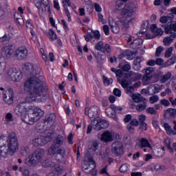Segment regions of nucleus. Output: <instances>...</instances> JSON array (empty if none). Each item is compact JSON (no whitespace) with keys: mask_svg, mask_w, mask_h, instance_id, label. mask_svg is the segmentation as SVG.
<instances>
[{"mask_svg":"<svg viewBox=\"0 0 176 176\" xmlns=\"http://www.w3.org/2000/svg\"><path fill=\"white\" fill-rule=\"evenodd\" d=\"M14 19H16V21L19 24V25H24V20L23 18L17 17V12L14 14Z\"/></svg>","mask_w":176,"mask_h":176,"instance_id":"37998d69","label":"nucleus"},{"mask_svg":"<svg viewBox=\"0 0 176 176\" xmlns=\"http://www.w3.org/2000/svg\"><path fill=\"white\" fill-rule=\"evenodd\" d=\"M126 92L129 96H133L134 94V87H128L126 88Z\"/></svg>","mask_w":176,"mask_h":176,"instance_id":"8fccbe9b","label":"nucleus"},{"mask_svg":"<svg viewBox=\"0 0 176 176\" xmlns=\"http://www.w3.org/2000/svg\"><path fill=\"white\" fill-rule=\"evenodd\" d=\"M113 94L117 97H120L122 96V91L118 88H116L113 89Z\"/></svg>","mask_w":176,"mask_h":176,"instance_id":"680f3d73","label":"nucleus"},{"mask_svg":"<svg viewBox=\"0 0 176 176\" xmlns=\"http://www.w3.org/2000/svg\"><path fill=\"white\" fill-rule=\"evenodd\" d=\"M124 5V3L122 1V0H118L116 2V9L117 10H120V8H123V6Z\"/></svg>","mask_w":176,"mask_h":176,"instance_id":"603ef678","label":"nucleus"},{"mask_svg":"<svg viewBox=\"0 0 176 176\" xmlns=\"http://www.w3.org/2000/svg\"><path fill=\"white\" fill-rule=\"evenodd\" d=\"M166 114L169 116L174 117L176 115V109L173 108H169L166 110Z\"/></svg>","mask_w":176,"mask_h":176,"instance_id":"79ce46f5","label":"nucleus"},{"mask_svg":"<svg viewBox=\"0 0 176 176\" xmlns=\"http://www.w3.org/2000/svg\"><path fill=\"white\" fill-rule=\"evenodd\" d=\"M111 151L113 155L121 157L124 155V148H123V144L120 142H116L112 144Z\"/></svg>","mask_w":176,"mask_h":176,"instance_id":"6e6552de","label":"nucleus"},{"mask_svg":"<svg viewBox=\"0 0 176 176\" xmlns=\"http://www.w3.org/2000/svg\"><path fill=\"white\" fill-rule=\"evenodd\" d=\"M19 151V140L16 133L11 132L7 137L3 134L0 136V157L13 156Z\"/></svg>","mask_w":176,"mask_h":176,"instance_id":"7ed1b4c3","label":"nucleus"},{"mask_svg":"<svg viewBox=\"0 0 176 176\" xmlns=\"http://www.w3.org/2000/svg\"><path fill=\"white\" fill-rule=\"evenodd\" d=\"M136 111L138 112H142V111H145L146 109V102H144L142 103L136 105Z\"/></svg>","mask_w":176,"mask_h":176,"instance_id":"f704fd0d","label":"nucleus"},{"mask_svg":"<svg viewBox=\"0 0 176 176\" xmlns=\"http://www.w3.org/2000/svg\"><path fill=\"white\" fill-rule=\"evenodd\" d=\"M153 71H154L153 67H146V69H144L142 70V73L146 76H153L152 73L153 72Z\"/></svg>","mask_w":176,"mask_h":176,"instance_id":"473e14b6","label":"nucleus"},{"mask_svg":"<svg viewBox=\"0 0 176 176\" xmlns=\"http://www.w3.org/2000/svg\"><path fill=\"white\" fill-rule=\"evenodd\" d=\"M129 124H131L132 126H138V124H140V122H138V120H137V119H133V120L130 122Z\"/></svg>","mask_w":176,"mask_h":176,"instance_id":"338daca9","label":"nucleus"},{"mask_svg":"<svg viewBox=\"0 0 176 176\" xmlns=\"http://www.w3.org/2000/svg\"><path fill=\"white\" fill-rule=\"evenodd\" d=\"M104 50L107 53H112V47H111V45H109V44L104 45Z\"/></svg>","mask_w":176,"mask_h":176,"instance_id":"6e6d98bb","label":"nucleus"},{"mask_svg":"<svg viewBox=\"0 0 176 176\" xmlns=\"http://www.w3.org/2000/svg\"><path fill=\"white\" fill-rule=\"evenodd\" d=\"M111 71L116 74L117 78H122V76H123V72L120 69L117 70L116 68L112 67Z\"/></svg>","mask_w":176,"mask_h":176,"instance_id":"e433bc0d","label":"nucleus"},{"mask_svg":"<svg viewBox=\"0 0 176 176\" xmlns=\"http://www.w3.org/2000/svg\"><path fill=\"white\" fill-rule=\"evenodd\" d=\"M23 69L24 71H26L28 74H30L31 75L30 78H29L28 80H30V79H36V80H39L42 85V90H44L45 87L43 86V82L41 79H42V76H39L41 75V69L39 67L38 64H36L32 65L30 63H27L23 65Z\"/></svg>","mask_w":176,"mask_h":176,"instance_id":"39448f33","label":"nucleus"},{"mask_svg":"<svg viewBox=\"0 0 176 176\" xmlns=\"http://www.w3.org/2000/svg\"><path fill=\"white\" fill-rule=\"evenodd\" d=\"M175 63H176V55L173 54L170 59H168L166 62H165L162 65V68H167L168 67H171V65H174Z\"/></svg>","mask_w":176,"mask_h":176,"instance_id":"5701e85b","label":"nucleus"},{"mask_svg":"<svg viewBox=\"0 0 176 176\" xmlns=\"http://www.w3.org/2000/svg\"><path fill=\"white\" fill-rule=\"evenodd\" d=\"M165 34H173V31L176 32V22H171L170 25H162Z\"/></svg>","mask_w":176,"mask_h":176,"instance_id":"4468645a","label":"nucleus"},{"mask_svg":"<svg viewBox=\"0 0 176 176\" xmlns=\"http://www.w3.org/2000/svg\"><path fill=\"white\" fill-rule=\"evenodd\" d=\"M47 36L50 38V41H56V39H57V34L52 29L47 33Z\"/></svg>","mask_w":176,"mask_h":176,"instance_id":"7c9ffc66","label":"nucleus"},{"mask_svg":"<svg viewBox=\"0 0 176 176\" xmlns=\"http://www.w3.org/2000/svg\"><path fill=\"white\" fill-rule=\"evenodd\" d=\"M173 50H174V47H170L165 52V58H170L171 57V54H173Z\"/></svg>","mask_w":176,"mask_h":176,"instance_id":"a19ab883","label":"nucleus"},{"mask_svg":"<svg viewBox=\"0 0 176 176\" xmlns=\"http://www.w3.org/2000/svg\"><path fill=\"white\" fill-rule=\"evenodd\" d=\"M32 116L31 113H26L21 116V119L27 124H32L34 123V120H32Z\"/></svg>","mask_w":176,"mask_h":176,"instance_id":"6ab92c4d","label":"nucleus"},{"mask_svg":"<svg viewBox=\"0 0 176 176\" xmlns=\"http://www.w3.org/2000/svg\"><path fill=\"white\" fill-rule=\"evenodd\" d=\"M98 111H100L98 107L91 106L88 110L85 109V115H88L90 119H97L98 118Z\"/></svg>","mask_w":176,"mask_h":176,"instance_id":"f8f14e48","label":"nucleus"},{"mask_svg":"<svg viewBox=\"0 0 176 176\" xmlns=\"http://www.w3.org/2000/svg\"><path fill=\"white\" fill-rule=\"evenodd\" d=\"M147 113H149L150 115H156L157 113V111H156V109L155 107H148L146 109Z\"/></svg>","mask_w":176,"mask_h":176,"instance_id":"49530a36","label":"nucleus"},{"mask_svg":"<svg viewBox=\"0 0 176 176\" xmlns=\"http://www.w3.org/2000/svg\"><path fill=\"white\" fill-rule=\"evenodd\" d=\"M113 140V133L109 131H104L100 138V141H103L104 142H111V141Z\"/></svg>","mask_w":176,"mask_h":176,"instance_id":"dca6fc26","label":"nucleus"},{"mask_svg":"<svg viewBox=\"0 0 176 176\" xmlns=\"http://www.w3.org/2000/svg\"><path fill=\"white\" fill-rule=\"evenodd\" d=\"M13 53H14V51L13 50L12 46L3 47L1 50L2 56L6 57V58H10L12 56H13Z\"/></svg>","mask_w":176,"mask_h":176,"instance_id":"2eb2a0df","label":"nucleus"},{"mask_svg":"<svg viewBox=\"0 0 176 176\" xmlns=\"http://www.w3.org/2000/svg\"><path fill=\"white\" fill-rule=\"evenodd\" d=\"M150 30L155 36H162V35L164 34V31L163 30V29H162V28H157V25H156V24H152L151 25Z\"/></svg>","mask_w":176,"mask_h":176,"instance_id":"a211bd4d","label":"nucleus"},{"mask_svg":"<svg viewBox=\"0 0 176 176\" xmlns=\"http://www.w3.org/2000/svg\"><path fill=\"white\" fill-rule=\"evenodd\" d=\"M102 79H103L104 86H109V85H111V83H113V79L108 78L105 76H102Z\"/></svg>","mask_w":176,"mask_h":176,"instance_id":"4c0bfd02","label":"nucleus"},{"mask_svg":"<svg viewBox=\"0 0 176 176\" xmlns=\"http://www.w3.org/2000/svg\"><path fill=\"white\" fill-rule=\"evenodd\" d=\"M137 7L133 4L126 5L121 11L118 19L124 27H129L134 21Z\"/></svg>","mask_w":176,"mask_h":176,"instance_id":"20e7f679","label":"nucleus"},{"mask_svg":"<svg viewBox=\"0 0 176 176\" xmlns=\"http://www.w3.org/2000/svg\"><path fill=\"white\" fill-rule=\"evenodd\" d=\"M106 115L109 118H112V119L115 120L116 122H118V118L116 116V114H115V111H113V109L112 108V104L109 107H107L106 109Z\"/></svg>","mask_w":176,"mask_h":176,"instance_id":"412c9836","label":"nucleus"},{"mask_svg":"<svg viewBox=\"0 0 176 176\" xmlns=\"http://www.w3.org/2000/svg\"><path fill=\"white\" fill-rule=\"evenodd\" d=\"M130 69H131V65L130 63H126L122 67V71H124L125 72L130 71Z\"/></svg>","mask_w":176,"mask_h":176,"instance_id":"13d9d810","label":"nucleus"},{"mask_svg":"<svg viewBox=\"0 0 176 176\" xmlns=\"http://www.w3.org/2000/svg\"><path fill=\"white\" fill-rule=\"evenodd\" d=\"M62 144H64V138L58 135L48 149V154L50 156H54L55 155V160L57 162V164L54 162H50L49 160L43 161V157H45V150L42 148H38L32 155H29L25 161V164L34 167L38 163H41L43 167H54L56 171H60V164L64 160V156H65V148L61 146Z\"/></svg>","mask_w":176,"mask_h":176,"instance_id":"f257e3e1","label":"nucleus"},{"mask_svg":"<svg viewBox=\"0 0 176 176\" xmlns=\"http://www.w3.org/2000/svg\"><path fill=\"white\" fill-rule=\"evenodd\" d=\"M131 97L134 102H142V101H145V98H142V96L140 94H134Z\"/></svg>","mask_w":176,"mask_h":176,"instance_id":"bb28decb","label":"nucleus"},{"mask_svg":"<svg viewBox=\"0 0 176 176\" xmlns=\"http://www.w3.org/2000/svg\"><path fill=\"white\" fill-rule=\"evenodd\" d=\"M159 101V96L157 95H154L149 98L150 104H155Z\"/></svg>","mask_w":176,"mask_h":176,"instance_id":"ea45409f","label":"nucleus"},{"mask_svg":"<svg viewBox=\"0 0 176 176\" xmlns=\"http://www.w3.org/2000/svg\"><path fill=\"white\" fill-rule=\"evenodd\" d=\"M138 119L140 123H145V120H146V116L144 114H141L138 116Z\"/></svg>","mask_w":176,"mask_h":176,"instance_id":"864d4df0","label":"nucleus"},{"mask_svg":"<svg viewBox=\"0 0 176 176\" xmlns=\"http://www.w3.org/2000/svg\"><path fill=\"white\" fill-rule=\"evenodd\" d=\"M164 144L170 153H171V155H174V148L171 146V140L170 138L165 139Z\"/></svg>","mask_w":176,"mask_h":176,"instance_id":"cd10ccee","label":"nucleus"},{"mask_svg":"<svg viewBox=\"0 0 176 176\" xmlns=\"http://www.w3.org/2000/svg\"><path fill=\"white\" fill-rule=\"evenodd\" d=\"M125 76L131 82H135V80H140V79H141L142 75L139 73L130 72L129 73L126 74Z\"/></svg>","mask_w":176,"mask_h":176,"instance_id":"f3484780","label":"nucleus"},{"mask_svg":"<svg viewBox=\"0 0 176 176\" xmlns=\"http://www.w3.org/2000/svg\"><path fill=\"white\" fill-rule=\"evenodd\" d=\"M103 31L105 34V35H109V27L107 25H104L103 26Z\"/></svg>","mask_w":176,"mask_h":176,"instance_id":"774afa93","label":"nucleus"},{"mask_svg":"<svg viewBox=\"0 0 176 176\" xmlns=\"http://www.w3.org/2000/svg\"><path fill=\"white\" fill-rule=\"evenodd\" d=\"M111 107L114 111V113H120V112H122V107L115 106V104H111Z\"/></svg>","mask_w":176,"mask_h":176,"instance_id":"de8ad7c7","label":"nucleus"},{"mask_svg":"<svg viewBox=\"0 0 176 176\" xmlns=\"http://www.w3.org/2000/svg\"><path fill=\"white\" fill-rule=\"evenodd\" d=\"M3 100L8 105H12L14 101V93L12 89H8L3 92Z\"/></svg>","mask_w":176,"mask_h":176,"instance_id":"1a4fd4ad","label":"nucleus"},{"mask_svg":"<svg viewBox=\"0 0 176 176\" xmlns=\"http://www.w3.org/2000/svg\"><path fill=\"white\" fill-rule=\"evenodd\" d=\"M94 8L96 12H98V13H101L102 8H101V6H100V4L95 3H94Z\"/></svg>","mask_w":176,"mask_h":176,"instance_id":"052dcab7","label":"nucleus"},{"mask_svg":"<svg viewBox=\"0 0 176 176\" xmlns=\"http://www.w3.org/2000/svg\"><path fill=\"white\" fill-rule=\"evenodd\" d=\"M13 114H12V113H7L5 116V124L9 126V124H10V122H13Z\"/></svg>","mask_w":176,"mask_h":176,"instance_id":"c85d7f7f","label":"nucleus"},{"mask_svg":"<svg viewBox=\"0 0 176 176\" xmlns=\"http://www.w3.org/2000/svg\"><path fill=\"white\" fill-rule=\"evenodd\" d=\"M169 79H171V72H168L166 74L161 76L160 82V83H166Z\"/></svg>","mask_w":176,"mask_h":176,"instance_id":"c756f323","label":"nucleus"},{"mask_svg":"<svg viewBox=\"0 0 176 176\" xmlns=\"http://www.w3.org/2000/svg\"><path fill=\"white\" fill-rule=\"evenodd\" d=\"M50 141H52V137L50 136L36 137L32 140V145H34V146H41V145H45V144H47V142H50Z\"/></svg>","mask_w":176,"mask_h":176,"instance_id":"9b49d317","label":"nucleus"},{"mask_svg":"<svg viewBox=\"0 0 176 176\" xmlns=\"http://www.w3.org/2000/svg\"><path fill=\"white\" fill-rule=\"evenodd\" d=\"M32 115V120L33 122H37V120H39L41 118H43V116L45 115V111H43L41 108L39 107H35L33 109V112L30 113Z\"/></svg>","mask_w":176,"mask_h":176,"instance_id":"ddd939ff","label":"nucleus"},{"mask_svg":"<svg viewBox=\"0 0 176 176\" xmlns=\"http://www.w3.org/2000/svg\"><path fill=\"white\" fill-rule=\"evenodd\" d=\"M140 146L141 148H148L149 151L152 149V146H151V144H149V141L146 138L141 139Z\"/></svg>","mask_w":176,"mask_h":176,"instance_id":"a878e982","label":"nucleus"},{"mask_svg":"<svg viewBox=\"0 0 176 176\" xmlns=\"http://www.w3.org/2000/svg\"><path fill=\"white\" fill-rule=\"evenodd\" d=\"M164 50V48L162 46H160L157 47L155 50V56L156 57H160L162 55V52Z\"/></svg>","mask_w":176,"mask_h":176,"instance_id":"c03bdc74","label":"nucleus"},{"mask_svg":"<svg viewBox=\"0 0 176 176\" xmlns=\"http://www.w3.org/2000/svg\"><path fill=\"white\" fill-rule=\"evenodd\" d=\"M164 60H163V58H158L155 60V65H162V67H163V65L164 64Z\"/></svg>","mask_w":176,"mask_h":176,"instance_id":"bf43d9fd","label":"nucleus"},{"mask_svg":"<svg viewBox=\"0 0 176 176\" xmlns=\"http://www.w3.org/2000/svg\"><path fill=\"white\" fill-rule=\"evenodd\" d=\"M154 89V94H156V93H160V91H162V90H163V89H164V85H159L157 84L155 85H150L148 87V89Z\"/></svg>","mask_w":176,"mask_h":176,"instance_id":"393cba45","label":"nucleus"},{"mask_svg":"<svg viewBox=\"0 0 176 176\" xmlns=\"http://www.w3.org/2000/svg\"><path fill=\"white\" fill-rule=\"evenodd\" d=\"M120 85L122 87H123L124 89H126V87H129V81L123 80L120 82Z\"/></svg>","mask_w":176,"mask_h":176,"instance_id":"e2e57ef3","label":"nucleus"},{"mask_svg":"<svg viewBox=\"0 0 176 176\" xmlns=\"http://www.w3.org/2000/svg\"><path fill=\"white\" fill-rule=\"evenodd\" d=\"M104 42L103 41H99L95 45V49H96V50H99L100 52H102V53H104Z\"/></svg>","mask_w":176,"mask_h":176,"instance_id":"72a5a7b5","label":"nucleus"},{"mask_svg":"<svg viewBox=\"0 0 176 176\" xmlns=\"http://www.w3.org/2000/svg\"><path fill=\"white\" fill-rule=\"evenodd\" d=\"M14 56L18 60H24L28 56V50L25 47H20L14 51Z\"/></svg>","mask_w":176,"mask_h":176,"instance_id":"9d476101","label":"nucleus"},{"mask_svg":"<svg viewBox=\"0 0 176 176\" xmlns=\"http://www.w3.org/2000/svg\"><path fill=\"white\" fill-rule=\"evenodd\" d=\"M160 102L163 107H170V102L167 99H162Z\"/></svg>","mask_w":176,"mask_h":176,"instance_id":"5fc2aeb1","label":"nucleus"},{"mask_svg":"<svg viewBox=\"0 0 176 176\" xmlns=\"http://www.w3.org/2000/svg\"><path fill=\"white\" fill-rule=\"evenodd\" d=\"M162 127H164V129L166 131V133L168 135H171V134H173V129H171V126H170V124H168V123L164 122L162 124Z\"/></svg>","mask_w":176,"mask_h":176,"instance_id":"2f4dec72","label":"nucleus"},{"mask_svg":"<svg viewBox=\"0 0 176 176\" xmlns=\"http://www.w3.org/2000/svg\"><path fill=\"white\" fill-rule=\"evenodd\" d=\"M23 91L28 93V96L25 98V102L18 104L14 110L16 115L21 116L28 113L32 109V107L28 104L41 100V96L43 93L42 82L35 78H30L24 82Z\"/></svg>","mask_w":176,"mask_h":176,"instance_id":"f03ea898","label":"nucleus"},{"mask_svg":"<svg viewBox=\"0 0 176 176\" xmlns=\"http://www.w3.org/2000/svg\"><path fill=\"white\" fill-rule=\"evenodd\" d=\"M98 149V142H93L91 146L90 147V150L93 151L94 152H96Z\"/></svg>","mask_w":176,"mask_h":176,"instance_id":"09e8293b","label":"nucleus"},{"mask_svg":"<svg viewBox=\"0 0 176 176\" xmlns=\"http://www.w3.org/2000/svg\"><path fill=\"white\" fill-rule=\"evenodd\" d=\"M129 170H130V165L127 164H124L120 167V173H127Z\"/></svg>","mask_w":176,"mask_h":176,"instance_id":"58836bf2","label":"nucleus"},{"mask_svg":"<svg viewBox=\"0 0 176 176\" xmlns=\"http://www.w3.org/2000/svg\"><path fill=\"white\" fill-rule=\"evenodd\" d=\"M173 19H174V15L173 14H170L168 16H161L160 18V22L162 24H167V23H171Z\"/></svg>","mask_w":176,"mask_h":176,"instance_id":"4be33fe9","label":"nucleus"},{"mask_svg":"<svg viewBox=\"0 0 176 176\" xmlns=\"http://www.w3.org/2000/svg\"><path fill=\"white\" fill-rule=\"evenodd\" d=\"M176 38V33L173 32L171 34L170 36H166L163 40V43L164 46H170L171 43H173V41H174Z\"/></svg>","mask_w":176,"mask_h":176,"instance_id":"aec40b11","label":"nucleus"},{"mask_svg":"<svg viewBox=\"0 0 176 176\" xmlns=\"http://www.w3.org/2000/svg\"><path fill=\"white\" fill-rule=\"evenodd\" d=\"M7 75L12 82H20L23 79V72L17 68L10 67L7 71Z\"/></svg>","mask_w":176,"mask_h":176,"instance_id":"423d86ee","label":"nucleus"},{"mask_svg":"<svg viewBox=\"0 0 176 176\" xmlns=\"http://www.w3.org/2000/svg\"><path fill=\"white\" fill-rule=\"evenodd\" d=\"M64 9L65 14L67 17V21H69V23H71V21H72V18H71V13L69 12V10H68L67 7H65Z\"/></svg>","mask_w":176,"mask_h":176,"instance_id":"a18cd8bd","label":"nucleus"},{"mask_svg":"<svg viewBox=\"0 0 176 176\" xmlns=\"http://www.w3.org/2000/svg\"><path fill=\"white\" fill-rule=\"evenodd\" d=\"M142 39L136 38L131 43V47H132V49H140V46L142 45Z\"/></svg>","mask_w":176,"mask_h":176,"instance_id":"b1692460","label":"nucleus"},{"mask_svg":"<svg viewBox=\"0 0 176 176\" xmlns=\"http://www.w3.org/2000/svg\"><path fill=\"white\" fill-rule=\"evenodd\" d=\"M91 124L94 130L96 131H100V130H102V129H107L108 126H109V122L97 118L92 120Z\"/></svg>","mask_w":176,"mask_h":176,"instance_id":"0eeeda50","label":"nucleus"},{"mask_svg":"<svg viewBox=\"0 0 176 176\" xmlns=\"http://www.w3.org/2000/svg\"><path fill=\"white\" fill-rule=\"evenodd\" d=\"M133 68L134 71H140L141 69V63H133Z\"/></svg>","mask_w":176,"mask_h":176,"instance_id":"0e129e2a","label":"nucleus"},{"mask_svg":"<svg viewBox=\"0 0 176 176\" xmlns=\"http://www.w3.org/2000/svg\"><path fill=\"white\" fill-rule=\"evenodd\" d=\"M9 39H10V38H9L8 35L5 34L3 36L0 37V42L1 43L6 42L9 41Z\"/></svg>","mask_w":176,"mask_h":176,"instance_id":"69168bd1","label":"nucleus"},{"mask_svg":"<svg viewBox=\"0 0 176 176\" xmlns=\"http://www.w3.org/2000/svg\"><path fill=\"white\" fill-rule=\"evenodd\" d=\"M152 79V76H143V78L142 79V82L143 83V85H144L145 86L149 85V83L151 82V80Z\"/></svg>","mask_w":176,"mask_h":176,"instance_id":"c9c22d12","label":"nucleus"},{"mask_svg":"<svg viewBox=\"0 0 176 176\" xmlns=\"http://www.w3.org/2000/svg\"><path fill=\"white\" fill-rule=\"evenodd\" d=\"M60 23L64 28V30H69V26H68V23H67V21H65V19H62L60 21Z\"/></svg>","mask_w":176,"mask_h":176,"instance_id":"4d7b16f0","label":"nucleus"},{"mask_svg":"<svg viewBox=\"0 0 176 176\" xmlns=\"http://www.w3.org/2000/svg\"><path fill=\"white\" fill-rule=\"evenodd\" d=\"M140 130H141V131H146V130H148V126L146 125V123L140 122Z\"/></svg>","mask_w":176,"mask_h":176,"instance_id":"3c124183","label":"nucleus"}]
</instances>
